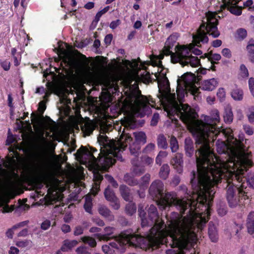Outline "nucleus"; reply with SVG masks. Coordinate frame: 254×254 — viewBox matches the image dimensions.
Masks as SVG:
<instances>
[{
  "mask_svg": "<svg viewBox=\"0 0 254 254\" xmlns=\"http://www.w3.org/2000/svg\"><path fill=\"white\" fill-rule=\"evenodd\" d=\"M216 23L217 19L214 17L213 13L209 12L205 15L196 34L193 35V43L190 44L191 55L192 53L198 56L202 54V52L195 48L194 45L199 47L200 43H206L208 41L207 34L212 36L213 38L218 37L220 35Z\"/></svg>",
  "mask_w": 254,
  "mask_h": 254,
  "instance_id": "obj_11",
  "label": "nucleus"
},
{
  "mask_svg": "<svg viewBox=\"0 0 254 254\" xmlns=\"http://www.w3.org/2000/svg\"><path fill=\"white\" fill-rule=\"evenodd\" d=\"M222 133L227 138V141L230 142V144L234 147H237L238 149L241 147L244 148V145L242 143V141L244 139V135L242 133L239 135V139L234 137L233 134V130L230 128H226L222 130Z\"/></svg>",
  "mask_w": 254,
  "mask_h": 254,
  "instance_id": "obj_15",
  "label": "nucleus"
},
{
  "mask_svg": "<svg viewBox=\"0 0 254 254\" xmlns=\"http://www.w3.org/2000/svg\"><path fill=\"white\" fill-rule=\"evenodd\" d=\"M171 164L179 173H181L183 172L182 155L177 154L171 161Z\"/></svg>",
  "mask_w": 254,
  "mask_h": 254,
  "instance_id": "obj_20",
  "label": "nucleus"
},
{
  "mask_svg": "<svg viewBox=\"0 0 254 254\" xmlns=\"http://www.w3.org/2000/svg\"><path fill=\"white\" fill-rule=\"evenodd\" d=\"M246 226L248 233L254 237V212H251L249 214Z\"/></svg>",
  "mask_w": 254,
  "mask_h": 254,
  "instance_id": "obj_21",
  "label": "nucleus"
},
{
  "mask_svg": "<svg viewBox=\"0 0 254 254\" xmlns=\"http://www.w3.org/2000/svg\"><path fill=\"white\" fill-rule=\"evenodd\" d=\"M171 55V61L173 63H180L182 66L190 65L191 67H198L200 65V60L191 55V49L188 45H179L176 47L175 53Z\"/></svg>",
  "mask_w": 254,
  "mask_h": 254,
  "instance_id": "obj_12",
  "label": "nucleus"
},
{
  "mask_svg": "<svg viewBox=\"0 0 254 254\" xmlns=\"http://www.w3.org/2000/svg\"><path fill=\"white\" fill-rule=\"evenodd\" d=\"M61 230L64 233H66L70 231L71 228L68 225L63 224L61 227Z\"/></svg>",
  "mask_w": 254,
  "mask_h": 254,
  "instance_id": "obj_57",
  "label": "nucleus"
},
{
  "mask_svg": "<svg viewBox=\"0 0 254 254\" xmlns=\"http://www.w3.org/2000/svg\"><path fill=\"white\" fill-rule=\"evenodd\" d=\"M78 244L76 240H65L63 241L61 246L62 250L64 252H67Z\"/></svg>",
  "mask_w": 254,
  "mask_h": 254,
  "instance_id": "obj_24",
  "label": "nucleus"
},
{
  "mask_svg": "<svg viewBox=\"0 0 254 254\" xmlns=\"http://www.w3.org/2000/svg\"><path fill=\"white\" fill-rule=\"evenodd\" d=\"M217 96L220 101H223L226 97V93L223 88H219L217 92Z\"/></svg>",
  "mask_w": 254,
  "mask_h": 254,
  "instance_id": "obj_44",
  "label": "nucleus"
},
{
  "mask_svg": "<svg viewBox=\"0 0 254 254\" xmlns=\"http://www.w3.org/2000/svg\"><path fill=\"white\" fill-rule=\"evenodd\" d=\"M59 56L62 60L61 66L66 73L73 72L76 69L77 65L76 60L70 53L65 50H61Z\"/></svg>",
  "mask_w": 254,
  "mask_h": 254,
  "instance_id": "obj_13",
  "label": "nucleus"
},
{
  "mask_svg": "<svg viewBox=\"0 0 254 254\" xmlns=\"http://www.w3.org/2000/svg\"><path fill=\"white\" fill-rule=\"evenodd\" d=\"M179 216L173 213L169 221L168 232L158 231L153 238L154 244L151 245L152 250L160 244L169 245L172 249L166 251V254H195V245L197 240L196 232L201 230L205 224L201 221L188 225V221L184 219L178 223Z\"/></svg>",
  "mask_w": 254,
  "mask_h": 254,
  "instance_id": "obj_4",
  "label": "nucleus"
},
{
  "mask_svg": "<svg viewBox=\"0 0 254 254\" xmlns=\"http://www.w3.org/2000/svg\"><path fill=\"white\" fill-rule=\"evenodd\" d=\"M83 232V228L81 226H77L75 228L74 235L78 236L82 234Z\"/></svg>",
  "mask_w": 254,
  "mask_h": 254,
  "instance_id": "obj_53",
  "label": "nucleus"
},
{
  "mask_svg": "<svg viewBox=\"0 0 254 254\" xmlns=\"http://www.w3.org/2000/svg\"><path fill=\"white\" fill-rule=\"evenodd\" d=\"M218 133L210 135L205 134V142L196 140L197 144L200 145L196 152L197 175L196 181L200 186L208 201L211 202L215 193V186L221 181L225 175L232 169L237 164L243 162L250 164V152L244 148L233 147L230 142L227 144L224 141H217L216 149L220 156L215 155L210 149L209 142L213 141Z\"/></svg>",
  "mask_w": 254,
  "mask_h": 254,
  "instance_id": "obj_2",
  "label": "nucleus"
},
{
  "mask_svg": "<svg viewBox=\"0 0 254 254\" xmlns=\"http://www.w3.org/2000/svg\"><path fill=\"white\" fill-rule=\"evenodd\" d=\"M160 72L155 73V76L158 80L159 89L157 97L170 118L172 120H176L175 117H173L177 116V114H172L169 112L172 109L171 106L172 102L175 101L177 105V108L180 110L182 105H184L182 103V101L187 92H190L193 95L195 100L198 99L199 89L195 85L196 80L195 76L190 72H187L178 78L176 89L177 97H176L175 93L171 92L169 80L165 73H162L161 70Z\"/></svg>",
  "mask_w": 254,
  "mask_h": 254,
  "instance_id": "obj_5",
  "label": "nucleus"
},
{
  "mask_svg": "<svg viewBox=\"0 0 254 254\" xmlns=\"http://www.w3.org/2000/svg\"><path fill=\"white\" fill-rule=\"evenodd\" d=\"M243 128L246 134L248 135L251 136L254 133V128L249 125H243Z\"/></svg>",
  "mask_w": 254,
  "mask_h": 254,
  "instance_id": "obj_41",
  "label": "nucleus"
},
{
  "mask_svg": "<svg viewBox=\"0 0 254 254\" xmlns=\"http://www.w3.org/2000/svg\"><path fill=\"white\" fill-rule=\"evenodd\" d=\"M99 213L105 217H107L110 215V211L105 206H102L99 208Z\"/></svg>",
  "mask_w": 254,
  "mask_h": 254,
  "instance_id": "obj_43",
  "label": "nucleus"
},
{
  "mask_svg": "<svg viewBox=\"0 0 254 254\" xmlns=\"http://www.w3.org/2000/svg\"><path fill=\"white\" fill-rule=\"evenodd\" d=\"M104 194L106 199L111 202L112 207L115 209L117 210L120 208V202L113 190L107 188L105 190Z\"/></svg>",
  "mask_w": 254,
  "mask_h": 254,
  "instance_id": "obj_18",
  "label": "nucleus"
},
{
  "mask_svg": "<svg viewBox=\"0 0 254 254\" xmlns=\"http://www.w3.org/2000/svg\"><path fill=\"white\" fill-rule=\"evenodd\" d=\"M19 253V250L14 247H11L9 251V254H17Z\"/></svg>",
  "mask_w": 254,
  "mask_h": 254,
  "instance_id": "obj_64",
  "label": "nucleus"
},
{
  "mask_svg": "<svg viewBox=\"0 0 254 254\" xmlns=\"http://www.w3.org/2000/svg\"><path fill=\"white\" fill-rule=\"evenodd\" d=\"M247 36V32L246 30L243 28H240L236 31L235 38L239 40H242Z\"/></svg>",
  "mask_w": 254,
  "mask_h": 254,
  "instance_id": "obj_33",
  "label": "nucleus"
},
{
  "mask_svg": "<svg viewBox=\"0 0 254 254\" xmlns=\"http://www.w3.org/2000/svg\"><path fill=\"white\" fill-rule=\"evenodd\" d=\"M193 178L191 179V183L193 187V193L182 199H178L175 192H168L163 195V183L159 180L153 182L149 189V193L156 199L157 204L162 209L174 205L180 209L182 215L177 212H172L168 216H166V224L158 216L157 208L151 205L147 210V214L141 208H139V215L141 220L142 227L147 226H154L150 230L156 227L158 231H161L163 233L168 232L169 229V221L173 213H177L179 216L178 223H182L185 219L188 221V225L201 221V225L205 224L209 219L210 214L211 203L208 201L207 196L202 192L200 186L196 181L195 174L192 173Z\"/></svg>",
  "mask_w": 254,
  "mask_h": 254,
  "instance_id": "obj_1",
  "label": "nucleus"
},
{
  "mask_svg": "<svg viewBox=\"0 0 254 254\" xmlns=\"http://www.w3.org/2000/svg\"><path fill=\"white\" fill-rule=\"evenodd\" d=\"M170 147L173 152H176L179 148L177 140L174 136L172 137L170 139Z\"/></svg>",
  "mask_w": 254,
  "mask_h": 254,
  "instance_id": "obj_40",
  "label": "nucleus"
},
{
  "mask_svg": "<svg viewBox=\"0 0 254 254\" xmlns=\"http://www.w3.org/2000/svg\"><path fill=\"white\" fill-rule=\"evenodd\" d=\"M249 154L251 161L250 164L243 162L239 165V163L223 177L228 184L226 197L231 207H236L238 204L240 197L244 200L248 198L245 190H243L246 189V184H248L251 188H254V174L250 175L246 183L243 178L244 172L252 165V155L251 153Z\"/></svg>",
  "mask_w": 254,
  "mask_h": 254,
  "instance_id": "obj_8",
  "label": "nucleus"
},
{
  "mask_svg": "<svg viewBox=\"0 0 254 254\" xmlns=\"http://www.w3.org/2000/svg\"><path fill=\"white\" fill-rule=\"evenodd\" d=\"M208 59L211 62V63H213L215 61H219L221 60V56L220 54H209L208 56Z\"/></svg>",
  "mask_w": 254,
  "mask_h": 254,
  "instance_id": "obj_42",
  "label": "nucleus"
},
{
  "mask_svg": "<svg viewBox=\"0 0 254 254\" xmlns=\"http://www.w3.org/2000/svg\"><path fill=\"white\" fill-rule=\"evenodd\" d=\"M76 252L77 254H87V249L84 246H81L78 247Z\"/></svg>",
  "mask_w": 254,
  "mask_h": 254,
  "instance_id": "obj_56",
  "label": "nucleus"
},
{
  "mask_svg": "<svg viewBox=\"0 0 254 254\" xmlns=\"http://www.w3.org/2000/svg\"><path fill=\"white\" fill-rule=\"evenodd\" d=\"M231 95L234 100L241 101L243 99L244 93L241 89L235 87L232 90Z\"/></svg>",
  "mask_w": 254,
  "mask_h": 254,
  "instance_id": "obj_27",
  "label": "nucleus"
},
{
  "mask_svg": "<svg viewBox=\"0 0 254 254\" xmlns=\"http://www.w3.org/2000/svg\"><path fill=\"white\" fill-rule=\"evenodd\" d=\"M29 222L28 220L19 222V223L16 224V225H15L14 226H13V229H17V228L23 227L27 225L28 224Z\"/></svg>",
  "mask_w": 254,
  "mask_h": 254,
  "instance_id": "obj_54",
  "label": "nucleus"
},
{
  "mask_svg": "<svg viewBox=\"0 0 254 254\" xmlns=\"http://www.w3.org/2000/svg\"><path fill=\"white\" fill-rule=\"evenodd\" d=\"M51 225V221L47 219V220H45V221H44L42 223V224L41 225V228L42 229H43L44 230H46L50 228Z\"/></svg>",
  "mask_w": 254,
  "mask_h": 254,
  "instance_id": "obj_49",
  "label": "nucleus"
},
{
  "mask_svg": "<svg viewBox=\"0 0 254 254\" xmlns=\"http://www.w3.org/2000/svg\"><path fill=\"white\" fill-rule=\"evenodd\" d=\"M249 122L254 124V106L250 107L247 113Z\"/></svg>",
  "mask_w": 254,
  "mask_h": 254,
  "instance_id": "obj_39",
  "label": "nucleus"
},
{
  "mask_svg": "<svg viewBox=\"0 0 254 254\" xmlns=\"http://www.w3.org/2000/svg\"><path fill=\"white\" fill-rule=\"evenodd\" d=\"M85 202L84 205L85 210L90 213L92 214V197L90 195H87L85 198Z\"/></svg>",
  "mask_w": 254,
  "mask_h": 254,
  "instance_id": "obj_28",
  "label": "nucleus"
},
{
  "mask_svg": "<svg viewBox=\"0 0 254 254\" xmlns=\"http://www.w3.org/2000/svg\"><path fill=\"white\" fill-rule=\"evenodd\" d=\"M136 210V207L135 204L133 202L130 201L127 205L126 207V211L128 214L132 215V214L135 213Z\"/></svg>",
  "mask_w": 254,
  "mask_h": 254,
  "instance_id": "obj_35",
  "label": "nucleus"
},
{
  "mask_svg": "<svg viewBox=\"0 0 254 254\" xmlns=\"http://www.w3.org/2000/svg\"><path fill=\"white\" fill-rule=\"evenodd\" d=\"M134 140L128 133L122 134L118 140H110L107 136L100 135L98 140L101 145L102 152L108 153L109 156L116 160L122 161L121 152L128 145L130 152L134 156L138 155L141 146L146 142L147 136L143 131L133 133Z\"/></svg>",
  "mask_w": 254,
  "mask_h": 254,
  "instance_id": "obj_7",
  "label": "nucleus"
},
{
  "mask_svg": "<svg viewBox=\"0 0 254 254\" xmlns=\"http://www.w3.org/2000/svg\"><path fill=\"white\" fill-rule=\"evenodd\" d=\"M144 172L143 169L138 167L133 169L132 172L130 174H127L124 176L125 181L130 186H135L137 184L136 180L134 178V176L139 175Z\"/></svg>",
  "mask_w": 254,
  "mask_h": 254,
  "instance_id": "obj_17",
  "label": "nucleus"
},
{
  "mask_svg": "<svg viewBox=\"0 0 254 254\" xmlns=\"http://www.w3.org/2000/svg\"><path fill=\"white\" fill-rule=\"evenodd\" d=\"M120 191L123 199L127 201H130L132 195L130 190L125 185H121L120 187Z\"/></svg>",
  "mask_w": 254,
  "mask_h": 254,
  "instance_id": "obj_25",
  "label": "nucleus"
},
{
  "mask_svg": "<svg viewBox=\"0 0 254 254\" xmlns=\"http://www.w3.org/2000/svg\"><path fill=\"white\" fill-rule=\"evenodd\" d=\"M7 101H8V105L10 108V111L12 112L13 109V105L12 104V98L10 94L8 95Z\"/></svg>",
  "mask_w": 254,
  "mask_h": 254,
  "instance_id": "obj_58",
  "label": "nucleus"
},
{
  "mask_svg": "<svg viewBox=\"0 0 254 254\" xmlns=\"http://www.w3.org/2000/svg\"><path fill=\"white\" fill-rule=\"evenodd\" d=\"M208 233L212 242H215L217 241L218 239V234L216 227L211 222L209 224Z\"/></svg>",
  "mask_w": 254,
  "mask_h": 254,
  "instance_id": "obj_23",
  "label": "nucleus"
},
{
  "mask_svg": "<svg viewBox=\"0 0 254 254\" xmlns=\"http://www.w3.org/2000/svg\"><path fill=\"white\" fill-rule=\"evenodd\" d=\"M155 147L154 143H148L143 150V152L144 153H149L153 151Z\"/></svg>",
  "mask_w": 254,
  "mask_h": 254,
  "instance_id": "obj_46",
  "label": "nucleus"
},
{
  "mask_svg": "<svg viewBox=\"0 0 254 254\" xmlns=\"http://www.w3.org/2000/svg\"><path fill=\"white\" fill-rule=\"evenodd\" d=\"M79 124L84 136L90 135L96 127L95 124L88 118H82Z\"/></svg>",
  "mask_w": 254,
  "mask_h": 254,
  "instance_id": "obj_16",
  "label": "nucleus"
},
{
  "mask_svg": "<svg viewBox=\"0 0 254 254\" xmlns=\"http://www.w3.org/2000/svg\"><path fill=\"white\" fill-rule=\"evenodd\" d=\"M222 44V41L220 40H215L213 41L212 45L214 47L217 48L220 47Z\"/></svg>",
  "mask_w": 254,
  "mask_h": 254,
  "instance_id": "obj_63",
  "label": "nucleus"
},
{
  "mask_svg": "<svg viewBox=\"0 0 254 254\" xmlns=\"http://www.w3.org/2000/svg\"><path fill=\"white\" fill-rule=\"evenodd\" d=\"M0 64L5 71H8L10 69V63L7 61H0Z\"/></svg>",
  "mask_w": 254,
  "mask_h": 254,
  "instance_id": "obj_47",
  "label": "nucleus"
},
{
  "mask_svg": "<svg viewBox=\"0 0 254 254\" xmlns=\"http://www.w3.org/2000/svg\"><path fill=\"white\" fill-rule=\"evenodd\" d=\"M113 39V36L112 34H108L106 36L104 39L105 43L107 45H109L111 44L112 40Z\"/></svg>",
  "mask_w": 254,
  "mask_h": 254,
  "instance_id": "obj_59",
  "label": "nucleus"
},
{
  "mask_svg": "<svg viewBox=\"0 0 254 254\" xmlns=\"http://www.w3.org/2000/svg\"><path fill=\"white\" fill-rule=\"evenodd\" d=\"M239 0H229L228 2L224 3L223 4L220 5V10L215 12L208 11L207 13L209 12H212L213 13L214 17L217 19V24H218V19L217 17L220 18L221 17H223V14L222 13L221 14L220 11L226 8L231 13L236 15H240L242 14L241 9L236 6ZM216 25L217 26V25Z\"/></svg>",
  "mask_w": 254,
  "mask_h": 254,
  "instance_id": "obj_14",
  "label": "nucleus"
},
{
  "mask_svg": "<svg viewBox=\"0 0 254 254\" xmlns=\"http://www.w3.org/2000/svg\"><path fill=\"white\" fill-rule=\"evenodd\" d=\"M218 81L216 78H212L201 82L200 88L204 91H211L218 86Z\"/></svg>",
  "mask_w": 254,
  "mask_h": 254,
  "instance_id": "obj_19",
  "label": "nucleus"
},
{
  "mask_svg": "<svg viewBox=\"0 0 254 254\" xmlns=\"http://www.w3.org/2000/svg\"><path fill=\"white\" fill-rule=\"evenodd\" d=\"M105 231L106 233L105 235L101 234H96L95 236L99 239L100 240H106L108 239V236L110 234H111L113 232V228L108 227H106L105 229Z\"/></svg>",
  "mask_w": 254,
  "mask_h": 254,
  "instance_id": "obj_32",
  "label": "nucleus"
},
{
  "mask_svg": "<svg viewBox=\"0 0 254 254\" xmlns=\"http://www.w3.org/2000/svg\"><path fill=\"white\" fill-rule=\"evenodd\" d=\"M159 118V115L158 113L154 114L151 121V125L155 126L158 121Z\"/></svg>",
  "mask_w": 254,
  "mask_h": 254,
  "instance_id": "obj_55",
  "label": "nucleus"
},
{
  "mask_svg": "<svg viewBox=\"0 0 254 254\" xmlns=\"http://www.w3.org/2000/svg\"><path fill=\"white\" fill-rule=\"evenodd\" d=\"M171 106L172 109L169 110L171 114H177L179 118L186 125L195 138L197 141H204L205 134L211 135L219 133V129L215 126L220 121L219 112L217 109H214L210 113V116L202 115L200 120H197L198 115L194 110L188 105H182L180 109L177 108L176 102L174 101Z\"/></svg>",
  "mask_w": 254,
  "mask_h": 254,
  "instance_id": "obj_6",
  "label": "nucleus"
},
{
  "mask_svg": "<svg viewBox=\"0 0 254 254\" xmlns=\"http://www.w3.org/2000/svg\"><path fill=\"white\" fill-rule=\"evenodd\" d=\"M105 178L109 182L111 183L113 187L115 188H117L118 187V183L114 180V178L112 176L107 175L105 176Z\"/></svg>",
  "mask_w": 254,
  "mask_h": 254,
  "instance_id": "obj_51",
  "label": "nucleus"
},
{
  "mask_svg": "<svg viewBox=\"0 0 254 254\" xmlns=\"http://www.w3.org/2000/svg\"><path fill=\"white\" fill-rule=\"evenodd\" d=\"M179 34L177 33L171 35L165 42L162 53L159 56L152 55L150 61L140 63L134 62L129 64L131 69H128L125 77L126 86L128 88L130 94L122 103V110L127 116V125L131 126L135 122V117H143L151 113V108L155 107V102L152 99L143 96L138 89V83L142 82L145 84L151 81L150 74L146 70V65L151 64L154 66L161 67V60L164 55H170L173 52L171 50L178 40Z\"/></svg>",
  "mask_w": 254,
  "mask_h": 254,
  "instance_id": "obj_3",
  "label": "nucleus"
},
{
  "mask_svg": "<svg viewBox=\"0 0 254 254\" xmlns=\"http://www.w3.org/2000/svg\"><path fill=\"white\" fill-rule=\"evenodd\" d=\"M249 54L250 59L251 62L254 63V41L251 40L249 41L247 47Z\"/></svg>",
  "mask_w": 254,
  "mask_h": 254,
  "instance_id": "obj_31",
  "label": "nucleus"
},
{
  "mask_svg": "<svg viewBox=\"0 0 254 254\" xmlns=\"http://www.w3.org/2000/svg\"><path fill=\"white\" fill-rule=\"evenodd\" d=\"M96 151V149H92L90 152L85 148L78 151L79 157L81 160H83V163L88 165L93 170L94 178L96 181L95 186L91 190V192L94 195H95L99 191V185L98 182L103 179L102 176L99 173V171L106 170L115 162V159L110 157L108 153H106L105 152H102L101 149L98 158H96L93 155V153Z\"/></svg>",
  "mask_w": 254,
  "mask_h": 254,
  "instance_id": "obj_9",
  "label": "nucleus"
},
{
  "mask_svg": "<svg viewBox=\"0 0 254 254\" xmlns=\"http://www.w3.org/2000/svg\"><path fill=\"white\" fill-rule=\"evenodd\" d=\"M109 9V6H106L101 10L98 11L95 16V19L98 21L102 15L106 13Z\"/></svg>",
  "mask_w": 254,
  "mask_h": 254,
  "instance_id": "obj_48",
  "label": "nucleus"
},
{
  "mask_svg": "<svg viewBox=\"0 0 254 254\" xmlns=\"http://www.w3.org/2000/svg\"><path fill=\"white\" fill-rule=\"evenodd\" d=\"M56 189L57 187L56 186H51L50 189H48V203H53V201L58 200L60 198V196H59V194H58V192L56 190L54 191L55 194H50V189L52 188Z\"/></svg>",
  "mask_w": 254,
  "mask_h": 254,
  "instance_id": "obj_29",
  "label": "nucleus"
},
{
  "mask_svg": "<svg viewBox=\"0 0 254 254\" xmlns=\"http://www.w3.org/2000/svg\"><path fill=\"white\" fill-rule=\"evenodd\" d=\"M221 53L224 57L227 58H230L232 56L231 51L228 48L223 49Z\"/></svg>",
  "mask_w": 254,
  "mask_h": 254,
  "instance_id": "obj_52",
  "label": "nucleus"
},
{
  "mask_svg": "<svg viewBox=\"0 0 254 254\" xmlns=\"http://www.w3.org/2000/svg\"><path fill=\"white\" fill-rule=\"evenodd\" d=\"M150 175L145 174L141 179V182L139 184V186L140 188L144 190L146 188L147 185L148 184L150 180Z\"/></svg>",
  "mask_w": 254,
  "mask_h": 254,
  "instance_id": "obj_38",
  "label": "nucleus"
},
{
  "mask_svg": "<svg viewBox=\"0 0 254 254\" xmlns=\"http://www.w3.org/2000/svg\"><path fill=\"white\" fill-rule=\"evenodd\" d=\"M249 86L250 90L254 97V78L251 77L249 80Z\"/></svg>",
  "mask_w": 254,
  "mask_h": 254,
  "instance_id": "obj_50",
  "label": "nucleus"
},
{
  "mask_svg": "<svg viewBox=\"0 0 254 254\" xmlns=\"http://www.w3.org/2000/svg\"><path fill=\"white\" fill-rule=\"evenodd\" d=\"M72 219V216L71 214H66L64 217V220L65 222L69 223Z\"/></svg>",
  "mask_w": 254,
  "mask_h": 254,
  "instance_id": "obj_61",
  "label": "nucleus"
},
{
  "mask_svg": "<svg viewBox=\"0 0 254 254\" xmlns=\"http://www.w3.org/2000/svg\"><path fill=\"white\" fill-rule=\"evenodd\" d=\"M170 172V167L167 164H164L160 168L159 176L163 179H166Z\"/></svg>",
  "mask_w": 254,
  "mask_h": 254,
  "instance_id": "obj_30",
  "label": "nucleus"
},
{
  "mask_svg": "<svg viewBox=\"0 0 254 254\" xmlns=\"http://www.w3.org/2000/svg\"><path fill=\"white\" fill-rule=\"evenodd\" d=\"M158 146L160 148L165 149L168 146L166 138L163 135H159L157 139Z\"/></svg>",
  "mask_w": 254,
  "mask_h": 254,
  "instance_id": "obj_34",
  "label": "nucleus"
},
{
  "mask_svg": "<svg viewBox=\"0 0 254 254\" xmlns=\"http://www.w3.org/2000/svg\"><path fill=\"white\" fill-rule=\"evenodd\" d=\"M28 231L27 229H24L21 230L18 234V237H25L28 235Z\"/></svg>",
  "mask_w": 254,
  "mask_h": 254,
  "instance_id": "obj_62",
  "label": "nucleus"
},
{
  "mask_svg": "<svg viewBox=\"0 0 254 254\" xmlns=\"http://www.w3.org/2000/svg\"><path fill=\"white\" fill-rule=\"evenodd\" d=\"M157 234V229L154 227L150 231L146 237L138 236L137 235L122 234L116 237L114 242L110 244V247L108 245L102 246V250L105 254H113L114 251L112 248L120 249L121 252H124V247L132 246L140 247L145 250L149 249L152 244H154L153 238Z\"/></svg>",
  "mask_w": 254,
  "mask_h": 254,
  "instance_id": "obj_10",
  "label": "nucleus"
},
{
  "mask_svg": "<svg viewBox=\"0 0 254 254\" xmlns=\"http://www.w3.org/2000/svg\"><path fill=\"white\" fill-rule=\"evenodd\" d=\"M240 75L243 78H247L249 76L248 70L244 64L240 66Z\"/></svg>",
  "mask_w": 254,
  "mask_h": 254,
  "instance_id": "obj_45",
  "label": "nucleus"
},
{
  "mask_svg": "<svg viewBox=\"0 0 254 254\" xmlns=\"http://www.w3.org/2000/svg\"><path fill=\"white\" fill-rule=\"evenodd\" d=\"M81 240L84 243L88 244L90 247H94L96 246V242L95 240L88 236L82 237Z\"/></svg>",
  "mask_w": 254,
  "mask_h": 254,
  "instance_id": "obj_37",
  "label": "nucleus"
},
{
  "mask_svg": "<svg viewBox=\"0 0 254 254\" xmlns=\"http://www.w3.org/2000/svg\"><path fill=\"white\" fill-rule=\"evenodd\" d=\"M32 241L28 240L19 241L16 242V245L19 248H30L32 247Z\"/></svg>",
  "mask_w": 254,
  "mask_h": 254,
  "instance_id": "obj_36",
  "label": "nucleus"
},
{
  "mask_svg": "<svg viewBox=\"0 0 254 254\" xmlns=\"http://www.w3.org/2000/svg\"><path fill=\"white\" fill-rule=\"evenodd\" d=\"M223 118L224 122L227 124H231L233 121V114L230 105H227L224 108Z\"/></svg>",
  "mask_w": 254,
  "mask_h": 254,
  "instance_id": "obj_22",
  "label": "nucleus"
},
{
  "mask_svg": "<svg viewBox=\"0 0 254 254\" xmlns=\"http://www.w3.org/2000/svg\"><path fill=\"white\" fill-rule=\"evenodd\" d=\"M185 144L186 154L189 157L192 156L194 152L192 139L190 137L187 138L185 139Z\"/></svg>",
  "mask_w": 254,
  "mask_h": 254,
  "instance_id": "obj_26",
  "label": "nucleus"
},
{
  "mask_svg": "<svg viewBox=\"0 0 254 254\" xmlns=\"http://www.w3.org/2000/svg\"><path fill=\"white\" fill-rule=\"evenodd\" d=\"M14 59V64L15 66H18L19 65L21 61V56L17 55L16 56L13 57Z\"/></svg>",
  "mask_w": 254,
  "mask_h": 254,
  "instance_id": "obj_60",
  "label": "nucleus"
}]
</instances>
